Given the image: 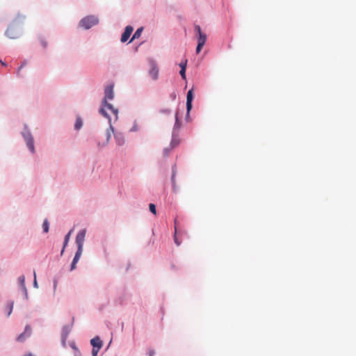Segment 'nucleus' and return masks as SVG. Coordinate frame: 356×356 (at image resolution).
<instances>
[{
    "label": "nucleus",
    "instance_id": "1",
    "mask_svg": "<svg viewBox=\"0 0 356 356\" xmlns=\"http://www.w3.org/2000/svg\"><path fill=\"white\" fill-rule=\"evenodd\" d=\"M114 98L113 85H108L104 89V98L102 100V107H100L99 112L101 115L107 118L111 122V114L113 115L114 120L118 119V110L112 106L111 104L108 103V100H113Z\"/></svg>",
    "mask_w": 356,
    "mask_h": 356
},
{
    "label": "nucleus",
    "instance_id": "29",
    "mask_svg": "<svg viewBox=\"0 0 356 356\" xmlns=\"http://www.w3.org/2000/svg\"><path fill=\"white\" fill-rule=\"evenodd\" d=\"M172 149H170V147H168V148H165V149H164V155H165V156H168V155H169V154H170V151H171Z\"/></svg>",
    "mask_w": 356,
    "mask_h": 356
},
{
    "label": "nucleus",
    "instance_id": "32",
    "mask_svg": "<svg viewBox=\"0 0 356 356\" xmlns=\"http://www.w3.org/2000/svg\"><path fill=\"white\" fill-rule=\"evenodd\" d=\"M79 259H80L79 258L74 257L72 262L76 264L79 262Z\"/></svg>",
    "mask_w": 356,
    "mask_h": 356
},
{
    "label": "nucleus",
    "instance_id": "12",
    "mask_svg": "<svg viewBox=\"0 0 356 356\" xmlns=\"http://www.w3.org/2000/svg\"><path fill=\"white\" fill-rule=\"evenodd\" d=\"M90 343H91L92 348H102V346H103L102 341L100 340L99 337H93L91 339Z\"/></svg>",
    "mask_w": 356,
    "mask_h": 356
},
{
    "label": "nucleus",
    "instance_id": "37",
    "mask_svg": "<svg viewBox=\"0 0 356 356\" xmlns=\"http://www.w3.org/2000/svg\"><path fill=\"white\" fill-rule=\"evenodd\" d=\"M42 45H43V47H46L47 44L46 43H42Z\"/></svg>",
    "mask_w": 356,
    "mask_h": 356
},
{
    "label": "nucleus",
    "instance_id": "28",
    "mask_svg": "<svg viewBox=\"0 0 356 356\" xmlns=\"http://www.w3.org/2000/svg\"><path fill=\"white\" fill-rule=\"evenodd\" d=\"M180 75L181 76V78L184 80L186 79V75L185 74V70L183 69V70H180Z\"/></svg>",
    "mask_w": 356,
    "mask_h": 356
},
{
    "label": "nucleus",
    "instance_id": "13",
    "mask_svg": "<svg viewBox=\"0 0 356 356\" xmlns=\"http://www.w3.org/2000/svg\"><path fill=\"white\" fill-rule=\"evenodd\" d=\"M180 138H178V136L172 134V138L170 143V149H173L175 147H176L179 143H180Z\"/></svg>",
    "mask_w": 356,
    "mask_h": 356
},
{
    "label": "nucleus",
    "instance_id": "26",
    "mask_svg": "<svg viewBox=\"0 0 356 356\" xmlns=\"http://www.w3.org/2000/svg\"><path fill=\"white\" fill-rule=\"evenodd\" d=\"M8 307H9V311H8V316H10V314L12 313L13 312V302H9L8 303Z\"/></svg>",
    "mask_w": 356,
    "mask_h": 356
},
{
    "label": "nucleus",
    "instance_id": "19",
    "mask_svg": "<svg viewBox=\"0 0 356 356\" xmlns=\"http://www.w3.org/2000/svg\"><path fill=\"white\" fill-rule=\"evenodd\" d=\"M81 126H82L81 120L80 118L76 119V122H75V125H74L75 129H76V130L80 129Z\"/></svg>",
    "mask_w": 356,
    "mask_h": 356
},
{
    "label": "nucleus",
    "instance_id": "38",
    "mask_svg": "<svg viewBox=\"0 0 356 356\" xmlns=\"http://www.w3.org/2000/svg\"><path fill=\"white\" fill-rule=\"evenodd\" d=\"M110 129L111 131H113V128L111 126H110Z\"/></svg>",
    "mask_w": 356,
    "mask_h": 356
},
{
    "label": "nucleus",
    "instance_id": "5",
    "mask_svg": "<svg viewBox=\"0 0 356 356\" xmlns=\"http://www.w3.org/2000/svg\"><path fill=\"white\" fill-rule=\"evenodd\" d=\"M31 333V327L29 325H26L25 327L24 332L21 333L18 336V337L17 339V341L20 342V343L24 342L26 338H29L30 337Z\"/></svg>",
    "mask_w": 356,
    "mask_h": 356
},
{
    "label": "nucleus",
    "instance_id": "16",
    "mask_svg": "<svg viewBox=\"0 0 356 356\" xmlns=\"http://www.w3.org/2000/svg\"><path fill=\"white\" fill-rule=\"evenodd\" d=\"M142 31H143V28L138 29L137 31H136L135 33H134L131 41H132L133 40H135L136 38H138L141 35Z\"/></svg>",
    "mask_w": 356,
    "mask_h": 356
},
{
    "label": "nucleus",
    "instance_id": "35",
    "mask_svg": "<svg viewBox=\"0 0 356 356\" xmlns=\"http://www.w3.org/2000/svg\"><path fill=\"white\" fill-rule=\"evenodd\" d=\"M0 63H1V64H2V65H3V66H6V65L3 62H2V61H0Z\"/></svg>",
    "mask_w": 356,
    "mask_h": 356
},
{
    "label": "nucleus",
    "instance_id": "11",
    "mask_svg": "<svg viewBox=\"0 0 356 356\" xmlns=\"http://www.w3.org/2000/svg\"><path fill=\"white\" fill-rule=\"evenodd\" d=\"M114 138L115 140V143L118 145H123L125 143L124 136L122 135L121 133L116 132L114 134Z\"/></svg>",
    "mask_w": 356,
    "mask_h": 356
},
{
    "label": "nucleus",
    "instance_id": "6",
    "mask_svg": "<svg viewBox=\"0 0 356 356\" xmlns=\"http://www.w3.org/2000/svg\"><path fill=\"white\" fill-rule=\"evenodd\" d=\"M159 72V67H156L154 63H152V67H150V70H149V76H150V77L152 78L154 81L158 80Z\"/></svg>",
    "mask_w": 356,
    "mask_h": 356
},
{
    "label": "nucleus",
    "instance_id": "2",
    "mask_svg": "<svg viewBox=\"0 0 356 356\" xmlns=\"http://www.w3.org/2000/svg\"><path fill=\"white\" fill-rule=\"evenodd\" d=\"M98 23V19L94 15H88L80 21L79 25L85 29H89Z\"/></svg>",
    "mask_w": 356,
    "mask_h": 356
},
{
    "label": "nucleus",
    "instance_id": "10",
    "mask_svg": "<svg viewBox=\"0 0 356 356\" xmlns=\"http://www.w3.org/2000/svg\"><path fill=\"white\" fill-rule=\"evenodd\" d=\"M193 99V89L188 91L187 93V100H186V108L187 112L189 113V111L192 109V102Z\"/></svg>",
    "mask_w": 356,
    "mask_h": 356
},
{
    "label": "nucleus",
    "instance_id": "17",
    "mask_svg": "<svg viewBox=\"0 0 356 356\" xmlns=\"http://www.w3.org/2000/svg\"><path fill=\"white\" fill-rule=\"evenodd\" d=\"M70 234H71V231L68 233V234L65 235V240H64L63 248V250L61 251V254H62L64 252V249H65V246L67 245V243L69 242Z\"/></svg>",
    "mask_w": 356,
    "mask_h": 356
},
{
    "label": "nucleus",
    "instance_id": "33",
    "mask_svg": "<svg viewBox=\"0 0 356 356\" xmlns=\"http://www.w3.org/2000/svg\"><path fill=\"white\" fill-rule=\"evenodd\" d=\"M154 351H152V350L149 351V356H154Z\"/></svg>",
    "mask_w": 356,
    "mask_h": 356
},
{
    "label": "nucleus",
    "instance_id": "23",
    "mask_svg": "<svg viewBox=\"0 0 356 356\" xmlns=\"http://www.w3.org/2000/svg\"><path fill=\"white\" fill-rule=\"evenodd\" d=\"M186 66H187V60H184V61L181 62L180 63L181 70H186Z\"/></svg>",
    "mask_w": 356,
    "mask_h": 356
},
{
    "label": "nucleus",
    "instance_id": "31",
    "mask_svg": "<svg viewBox=\"0 0 356 356\" xmlns=\"http://www.w3.org/2000/svg\"><path fill=\"white\" fill-rule=\"evenodd\" d=\"M76 263H74V262H72V264H71L70 270H73L76 268Z\"/></svg>",
    "mask_w": 356,
    "mask_h": 356
},
{
    "label": "nucleus",
    "instance_id": "7",
    "mask_svg": "<svg viewBox=\"0 0 356 356\" xmlns=\"http://www.w3.org/2000/svg\"><path fill=\"white\" fill-rule=\"evenodd\" d=\"M24 138L26 140V145H28L29 149H30L31 152H34V141L33 140L31 135L29 133L24 134Z\"/></svg>",
    "mask_w": 356,
    "mask_h": 356
},
{
    "label": "nucleus",
    "instance_id": "15",
    "mask_svg": "<svg viewBox=\"0 0 356 356\" xmlns=\"http://www.w3.org/2000/svg\"><path fill=\"white\" fill-rule=\"evenodd\" d=\"M70 331H71V326L65 325L63 327V333H62V338H63V343H65Z\"/></svg>",
    "mask_w": 356,
    "mask_h": 356
},
{
    "label": "nucleus",
    "instance_id": "25",
    "mask_svg": "<svg viewBox=\"0 0 356 356\" xmlns=\"http://www.w3.org/2000/svg\"><path fill=\"white\" fill-rule=\"evenodd\" d=\"M177 223V220H175V224ZM176 234H177V227L175 226V243L179 245L181 244V242L180 241H178V239L176 236Z\"/></svg>",
    "mask_w": 356,
    "mask_h": 356
},
{
    "label": "nucleus",
    "instance_id": "8",
    "mask_svg": "<svg viewBox=\"0 0 356 356\" xmlns=\"http://www.w3.org/2000/svg\"><path fill=\"white\" fill-rule=\"evenodd\" d=\"M207 40V35L204 33H200L198 37V44L197 46V49H195V51L197 54H199L202 49V47L204 46V44Z\"/></svg>",
    "mask_w": 356,
    "mask_h": 356
},
{
    "label": "nucleus",
    "instance_id": "20",
    "mask_svg": "<svg viewBox=\"0 0 356 356\" xmlns=\"http://www.w3.org/2000/svg\"><path fill=\"white\" fill-rule=\"evenodd\" d=\"M42 229H43V232H45V233L48 232V230H49V223H48L47 220H45L44 222H43V223H42Z\"/></svg>",
    "mask_w": 356,
    "mask_h": 356
},
{
    "label": "nucleus",
    "instance_id": "3",
    "mask_svg": "<svg viewBox=\"0 0 356 356\" xmlns=\"http://www.w3.org/2000/svg\"><path fill=\"white\" fill-rule=\"evenodd\" d=\"M86 230L81 229L78 234L76 236V244L78 245V248H82L86 238Z\"/></svg>",
    "mask_w": 356,
    "mask_h": 356
},
{
    "label": "nucleus",
    "instance_id": "24",
    "mask_svg": "<svg viewBox=\"0 0 356 356\" xmlns=\"http://www.w3.org/2000/svg\"><path fill=\"white\" fill-rule=\"evenodd\" d=\"M101 348H92V356H97V353H99V350Z\"/></svg>",
    "mask_w": 356,
    "mask_h": 356
},
{
    "label": "nucleus",
    "instance_id": "36",
    "mask_svg": "<svg viewBox=\"0 0 356 356\" xmlns=\"http://www.w3.org/2000/svg\"><path fill=\"white\" fill-rule=\"evenodd\" d=\"M24 356H32V355L31 353H29V354H26V355Z\"/></svg>",
    "mask_w": 356,
    "mask_h": 356
},
{
    "label": "nucleus",
    "instance_id": "30",
    "mask_svg": "<svg viewBox=\"0 0 356 356\" xmlns=\"http://www.w3.org/2000/svg\"><path fill=\"white\" fill-rule=\"evenodd\" d=\"M34 282H33V285H34V287L35 288H38V283H37V281H36V273L34 271Z\"/></svg>",
    "mask_w": 356,
    "mask_h": 356
},
{
    "label": "nucleus",
    "instance_id": "22",
    "mask_svg": "<svg viewBox=\"0 0 356 356\" xmlns=\"http://www.w3.org/2000/svg\"><path fill=\"white\" fill-rule=\"evenodd\" d=\"M81 254H82V248H78V250H76L74 257L80 259Z\"/></svg>",
    "mask_w": 356,
    "mask_h": 356
},
{
    "label": "nucleus",
    "instance_id": "9",
    "mask_svg": "<svg viewBox=\"0 0 356 356\" xmlns=\"http://www.w3.org/2000/svg\"><path fill=\"white\" fill-rule=\"evenodd\" d=\"M133 31V28L131 26H127L125 28L124 32L122 33L121 35V42H127L128 38L131 36V33Z\"/></svg>",
    "mask_w": 356,
    "mask_h": 356
},
{
    "label": "nucleus",
    "instance_id": "21",
    "mask_svg": "<svg viewBox=\"0 0 356 356\" xmlns=\"http://www.w3.org/2000/svg\"><path fill=\"white\" fill-rule=\"evenodd\" d=\"M149 209L151 213H152L154 215H156V207L154 204H149Z\"/></svg>",
    "mask_w": 356,
    "mask_h": 356
},
{
    "label": "nucleus",
    "instance_id": "18",
    "mask_svg": "<svg viewBox=\"0 0 356 356\" xmlns=\"http://www.w3.org/2000/svg\"><path fill=\"white\" fill-rule=\"evenodd\" d=\"M180 127H181V122L179 121L177 115H176V122H175V127H174V133L175 132L176 130H179L180 129Z\"/></svg>",
    "mask_w": 356,
    "mask_h": 356
},
{
    "label": "nucleus",
    "instance_id": "27",
    "mask_svg": "<svg viewBox=\"0 0 356 356\" xmlns=\"http://www.w3.org/2000/svg\"><path fill=\"white\" fill-rule=\"evenodd\" d=\"M195 31L197 32L198 35L200 33H204L202 31H201L200 26L199 25L195 26Z\"/></svg>",
    "mask_w": 356,
    "mask_h": 356
},
{
    "label": "nucleus",
    "instance_id": "14",
    "mask_svg": "<svg viewBox=\"0 0 356 356\" xmlns=\"http://www.w3.org/2000/svg\"><path fill=\"white\" fill-rule=\"evenodd\" d=\"M18 282H19V286L21 287V289H22L24 291L26 298H27V291H26V288L25 286V277L24 275H21L19 277Z\"/></svg>",
    "mask_w": 356,
    "mask_h": 356
},
{
    "label": "nucleus",
    "instance_id": "4",
    "mask_svg": "<svg viewBox=\"0 0 356 356\" xmlns=\"http://www.w3.org/2000/svg\"><path fill=\"white\" fill-rule=\"evenodd\" d=\"M6 35L11 39L17 38L19 35V33L17 29L14 26H10L6 31Z\"/></svg>",
    "mask_w": 356,
    "mask_h": 356
},
{
    "label": "nucleus",
    "instance_id": "34",
    "mask_svg": "<svg viewBox=\"0 0 356 356\" xmlns=\"http://www.w3.org/2000/svg\"><path fill=\"white\" fill-rule=\"evenodd\" d=\"M109 139H110V134H108V135H107V140H106V143H108Z\"/></svg>",
    "mask_w": 356,
    "mask_h": 356
}]
</instances>
